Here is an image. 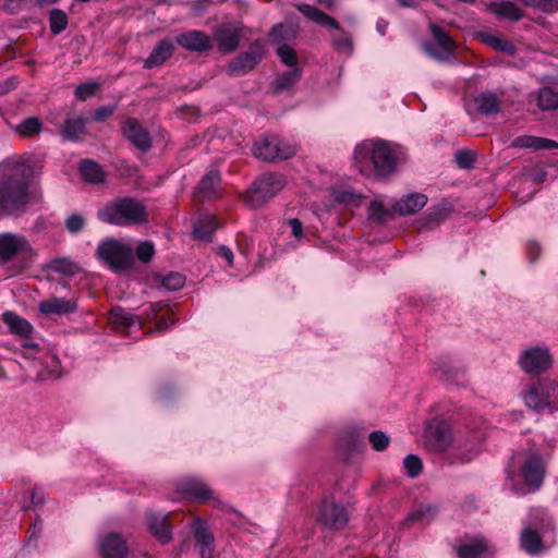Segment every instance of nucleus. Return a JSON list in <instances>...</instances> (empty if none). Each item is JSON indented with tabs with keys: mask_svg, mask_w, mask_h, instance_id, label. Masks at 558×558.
<instances>
[{
	"mask_svg": "<svg viewBox=\"0 0 558 558\" xmlns=\"http://www.w3.org/2000/svg\"><path fill=\"white\" fill-rule=\"evenodd\" d=\"M32 168L17 158L0 163V214L24 213L31 202L28 178Z\"/></svg>",
	"mask_w": 558,
	"mask_h": 558,
	"instance_id": "obj_1",
	"label": "nucleus"
},
{
	"mask_svg": "<svg viewBox=\"0 0 558 558\" xmlns=\"http://www.w3.org/2000/svg\"><path fill=\"white\" fill-rule=\"evenodd\" d=\"M354 160L359 170L365 172L372 166L380 178L390 175L397 168V156L390 143L383 140H368L359 144L354 150Z\"/></svg>",
	"mask_w": 558,
	"mask_h": 558,
	"instance_id": "obj_2",
	"label": "nucleus"
},
{
	"mask_svg": "<svg viewBox=\"0 0 558 558\" xmlns=\"http://www.w3.org/2000/svg\"><path fill=\"white\" fill-rule=\"evenodd\" d=\"M97 217L100 221L110 225H137L146 220V208L135 198L121 197L100 208Z\"/></svg>",
	"mask_w": 558,
	"mask_h": 558,
	"instance_id": "obj_3",
	"label": "nucleus"
},
{
	"mask_svg": "<svg viewBox=\"0 0 558 558\" xmlns=\"http://www.w3.org/2000/svg\"><path fill=\"white\" fill-rule=\"evenodd\" d=\"M558 389L557 381L548 377L532 379L521 391L524 404L534 412L555 413L558 411V401L554 399Z\"/></svg>",
	"mask_w": 558,
	"mask_h": 558,
	"instance_id": "obj_4",
	"label": "nucleus"
},
{
	"mask_svg": "<svg viewBox=\"0 0 558 558\" xmlns=\"http://www.w3.org/2000/svg\"><path fill=\"white\" fill-rule=\"evenodd\" d=\"M554 526L551 518L543 508L531 509L526 526L520 536L521 548L530 554L537 555L543 550V541L539 531H546Z\"/></svg>",
	"mask_w": 558,
	"mask_h": 558,
	"instance_id": "obj_5",
	"label": "nucleus"
},
{
	"mask_svg": "<svg viewBox=\"0 0 558 558\" xmlns=\"http://www.w3.org/2000/svg\"><path fill=\"white\" fill-rule=\"evenodd\" d=\"M298 11L301 12L308 20L315 22L316 24L328 27L330 29H335L338 33L331 36V44L333 48L338 51L345 52L347 54H352L353 52V40L350 34L345 33L340 24L330 15L326 14L322 10L310 4H300L298 5Z\"/></svg>",
	"mask_w": 558,
	"mask_h": 558,
	"instance_id": "obj_6",
	"label": "nucleus"
},
{
	"mask_svg": "<svg viewBox=\"0 0 558 558\" xmlns=\"http://www.w3.org/2000/svg\"><path fill=\"white\" fill-rule=\"evenodd\" d=\"M21 256L24 267H29L37 256L36 250L27 238L21 233H0V265H5Z\"/></svg>",
	"mask_w": 558,
	"mask_h": 558,
	"instance_id": "obj_7",
	"label": "nucleus"
},
{
	"mask_svg": "<svg viewBox=\"0 0 558 558\" xmlns=\"http://www.w3.org/2000/svg\"><path fill=\"white\" fill-rule=\"evenodd\" d=\"M97 256L117 272L129 270L134 264L133 248L116 239H106L98 244Z\"/></svg>",
	"mask_w": 558,
	"mask_h": 558,
	"instance_id": "obj_8",
	"label": "nucleus"
},
{
	"mask_svg": "<svg viewBox=\"0 0 558 558\" xmlns=\"http://www.w3.org/2000/svg\"><path fill=\"white\" fill-rule=\"evenodd\" d=\"M286 185V178L280 173L267 172L258 177L245 195V202L254 208L269 202Z\"/></svg>",
	"mask_w": 558,
	"mask_h": 558,
	"instance_id": "obj_9",
	"label": "nucleus"
},
{
	"mask_svg": "<svg viewBox=\"0 0 558 558\" xmlns=\"http://www.w3.org/2000/svg\"><path fill=\"white\" fill-rule=\"evenodd\" d=\"M518 365L527 375L542 377L554 365V359L547 345H532L521 351Z\"/></svg>",
	"mask_w": 558,
	"mask_h": 558,
	"instance_id": "obj_10",
	"label": "nucleus"
},
{
	"mask_svg": "<svg viewBox=\"0 0 558 558\" xmlns=\"http://www.w3.org/2000/svg\"><path fill=\"white\" fill-rule=\"evenodd\" d=\"M253 154L260 160L275 162L293 157L296 154V146L276 135H265L255 142Z\"/></svg>",
	"mask_w": 558,
	"mask_h": 558,
	"instance_id": "obj_11",
	"label": "nucleus"
},
{
	"mask_svg": "<svg viewBox=\"0 0 558 558\" xmlns=\"http://www.w3.org/2000/svg\"><path fill=\"white\" fill-rule=\"evenodd\" d=\"M433 41H424L423 50L432 58L446 61L453 56L456 44L453 39L436 23L429 24Z\"/></svg>",
	"mask_w": 558,
	"mask_h": 558,
	"instance_id": "obj_12",
	"label": "nucleus"
},
{
	"mask_svg": "<svg viewBox=\"0 0 558 558\" xmlns=\"http://www.w3.org/2000/svg\"><path fill=\"white\" fill-rule=\"evenodd\" d=\"M481 450V435L473 433L470 436H459L453 440L448 453L450 464H463L472 461Z\"/></svg>",
	"mask_w": 558,
	"mask_h": 558,
	"instance_id": "obj_13",
	"label": "nucleus"
},
{
	"mask_svg": "<svg viewBox=\"0 0 558 558\" xmlns=\"http://www.w3.org/2000/svg\"><path fill=\"white\" fill-rule=\"evenodd\" d=\"M317 522L329 530L339 531L347 526L349 513L342 504L326 499L318 508Z\"/></svg>",
	"mask_w": 558,
	"mask_h": 558,
	"instance_id": "obj_14",
	"label": "nucleus"
},
{
	"mask_svg": "<svg viewBox=\"0 0 558 558\" xmlns=\"http://www.w3.org/2000/svg\"><path fill=\"white\" fill-rule=\"evenodd\" d=\"M263 51L258 45H253L247 51L232 59L228 66L229 76L239 77L252 71L262 60Z\"/></svg>",
	"mask_w": 558,
	"mask_h": 558,
	"instance_id": "obj_15",
	"label": "nucleus"
},
{
	"mask_svg": "<svg viewBox=\"0 0 558 558\" xmlns=\"http://www.w3.org/2000/svg\"><path fill=\"white\" fill-rule=\"evenodd\" d=\"M124 137L138 150L146 153L153 146L149 132L135 118H128L122 124Z\"/></svg>",
	"mask_w": 558,
	"mask_h": 558,
	"instance_id": "obj_16",
	"label": "nucleus"
},
{
	"mask_svg": "<svg viewBox=\"0 0 558 558\" xmlns=\"http://www.w3.org/2000/svg\"><path fill=\"white\" fill-rule=\"evenodd\" d=\"M241 37V28L233 23L219 25L215 31V40L221 53H231L238 47Z\"/></svg>",
	"mask_w": 558,
	"mask_h": 558,
	"instance_id": "obj_17",
	"label": "nucleus"
},
{
	"mask_svg": "<svg viewBox=\"0 0 558 558\" xmlns=\"http://www.w3.org/2000/svg\"><path fill=\"white\" fill-rule=\"evenodd\" d=\"M175 43L185 50L205 52L213 48L210 37L202 31L191 29L179 34Z\"/></svg>",
	"mask_w": 558,
	"mask_h": 558,
	"instance_id": "obj_18",
	"label": "nucleus"
},
{
	"mask_svg": "<svg viewBox=\"0 0 558 558\" xmlns=\"http://www.w3.org/2000/svg\"><path fill=\"white\" fill-rule=\"evenodd\" d=\"M78 305L75 299L51 296L39 302L38 311L44 315L64 316L77 312Z\"/></svg>",
	"mask_w": 558,
	"mask_h": 558,
	"instance_id": "obj_19",
	"label": "nucleus"
},
{
	"mask_svg": "<svg viewBox=\"0 0 558 558\" xmlns=\"http://www.w3.org/2000/svg\"><path fill=\"white\" fill-rule=\"evenodd\" d=\"M544 464L537 454H531L522 466V476L533 492L537 490L544 480Z\"/></svg>",
	"mask_w": 558,
	"mask_h": 558,
	"instance_id": "obj_20",
	"label": "nucleus"
},
{
	"mask_svg": "<svg viewBox=\"0 0 558 558\" xmlns=\"http://www.w3.org/2000/svg\"><path fill=\"white\" fill-rule=\"evenodd\" d=\"M425 435L430 446L437 451H444L451 442L453 444L450 428L441 422L429 423Z\"/></svg>",
	"mask_w": 558,
	"mask_h": 558,
	"instance_id": "obj_21",
	"label": "nucleus"
},
{
	"mask_svg": "<svg viewBox=\"0 0 558 558\" xmlns=\"http://www.w3.org/2000/svg\"><path fill=\"white\" fill-rule=\"evenodd\" d=\"M193 534L196 545L199 547L202 558H213L214 536L208 530L206 523L201 518H196L193 524Z\"/></svg>",
	"mask_w": 558,
	"mask_h": 558,
	"instance_id": "obj_22",
	"label": "nucleus"
},
{
	"mask_svg": "<svg viewBox=\"0 0 558 558\" xmlns=\"http://www.w3.org/2000/svg\"><path fill=\"white\" fill-rule=\"evenodd\" d=\"M99 548L102 558H125L129 551L125 539L118 533L106 535Z\"/></svg>",
	"mask_w": 558,
	"mask_h": 558,
	"instance_id": "obj_23",
	"label": "nucleus"
},
{
	"mask_svg": "<svg viewBox=\"0 0 558 558\" xmlns=\"http://www.w3.org/2000/svg\"><path fill=\"white\" fill-rule=\"evenodd\" d=\"M178 492L186 498H193L198 501H207L213 498L210 488L198 478H186L178 487Z\"/></svg>",
	"mask_w": 558,
	"mask_h": 558,
	"instance_id": "obj_24",
	"label": "nucleus"
},
{
	"mask_svg": "<svg viewBox=\"0 0 558 558\" xmlns=\"http://www.w3.org/2000/svg\"><path fill=\"white\" fill-rule=\"evenodd\" d=\"M486 10L498 20L517 22L523 16L522 10L511 1H490L486 3Z\"/></svg>",
	"mask_w": 558,
	"mask_h": 558,
	"instance_id": "obj_25",
	"label": "nucleus"
},
{
	"mask_svg": "<svg viewBox=\"0 0 558 558\" xmlns=\"http://www.w3.org/2000/svg\"><path fill=\"white\" fill-rule=\"evenodd\" d=\"M427 203V196L422 193H412L400 198L392 206V211L400 216H409L420 211Z\"/></svg>",
	"mask_w": 558,
	"mask_h": 558,
	"instance_id": "obj_26",
	"label": "nucleus"
},
{
	"mask_svg": "<svg viewBox=\"0 0 558 558\" xmlns=\"http://www.w3.org/2000/svg\"><path fill=\"white\" fill-rule=\"evenodd\" d=\"M2 322L8 326L11 333L28 339L34 331L32 324L11 311L2 314Z\"/></svg>",
	"mask_w": 558,
	"mask_h": 558,
	"instance_id": "obj_27",
	"label": "nucleus"
},
{
	"mask_svg": "<svg viewBox=\"0 0 558 558\" xmlns=\"http://www.w3.org/2000/svg\"><path fill=\"white\" fill-rule=\"evenodd\" d=\"M87 119L83 116L69 114L61 125V135L64 141H77L86 130Z\"/></svg>",
	"mask_w": 558,
	"mask_h": 558,
	"instance_id": "obj_28",
	"label": "nucleus"
},
{
	"mask_svg": "<svg viewBox=\"0 0 558 558\" xmlns=\"http://www.w3.org/2000/svg\"><path fill=\"white\" fill-rule=\"evenodd\" d=\"M174 51V46L171 40L162 39L151 50L150 54L144 60L145 69H153L161 65L167 59H169Z\"/></svg>",
	"mask_w": 558,
	"mask_h": 558,
	"instance_id": "obj_29",
	"label": "nucleus"
},
{
	"mask_svg": "<svg viewBox=\"0 0 558 558\" xmlns=\"http://www.w3.org/2000/svg\"><path fill=\"white\" fill-rule=\"evenodd\" d=\"M218 227L219 225L215 216L203 215L193 226V235L197 240L211 242Z\"/></svg>",
	"mask_w": 558,
	"mask_h": 558,
	"instance_id": "obj_30",
	"label": "nucleus"
},
{
	"mask_svg": "<svg viewBox=\"0 0 558 558\" xmlns=\"http://www.w3.org/2000/svg\"><path fill=\"white\" fill-rule=\"evenodd\" d=\"M512 147L534 150L557 149L558 142L533 135H520L512 141Z\"/></svg>",
	"mask_w": 558,
	"mask_h": 558,
	"instance_id": "obj_31",
	"label": "nucleus"
},
{
	"mask_svg": "<svg viewBox=\"0 0 558 558\" xmlns=\"http://www.w3.org/2000/svg\"><path fill=\"white\" fill-rule=\"evenodd\" d=\"M220 181L219 171L209 170L199 181L196 193L206 199L214 198L218 196Z\"/></svg>",
	"mask_w": 558,
	"mask_h": 558,
	"instance_id": "obj_32",
	"label": "nucleus"
},
{
	"mask_svg": "<svg viewBox=\"0 0 558 558\" xmlns=\"http://www.w3.org/2000/svg\"><path fill=\"white\" fill-rule=\"evenodd\" d=\"M110 322L119 330L130 331L134 327H141V319L122 307L110 311Z\"/></svg>",
	"mask_w": 558,
	"mask_h": 558,
	"instance_id": "obj_33",
	"label": "nucleus"
},
{
	"mask_svg": "<svg viewBox=\"0 0 558 558\" xmlns=\"http://www.w3.org/2000/svg\"><path fill=\"white\" fill-rule=\"evenodd\" d=\"M78 171L83 180L92 184H100L106 180V172L101 166L92 159H83Z\"/></svg>",
	"mask_w": 558,
	"mask_h": 558,
	"instance_id": "obj_34",
	"label": "nucleus"
},
{
	"mask_svg": "<svg viewBox=\"0 0 558 558\" xmlns=\"http://www.w3.org/2000/svg\"><path fill=\"white\" fill-rule=\"evenodd\" d=\"M150 533L162 544H167L172 538L171 529L167 522V515L151 514L148 519Z\"/></svg>",
	"mask_w": 558,
	"mask_h": 558,
	"instance_id": "obj_35",
	"label": "nucleus"
},
{
	"mask_svg": "<svg viewBox=\"0 0 558 558\" xmlns=\"http://www.w3.org/2000/svg\"><path fill=\"white\" fill-rule=\"evenodd\" d=\"M489 549L488 543L484 537H475L466 544L457 547L459 558H481Z\"/></svg>",
	"mask_w": 558,
	"mask_h": 558,
	"instance_id": "obj_36",
	"label": "nucleus"
},
{
	"mask_svg": "<svg viewBox=\"0 0 558 558\" xmlns=\"http://www.w3.org/2000/svg\"><path fill=\"white\" fill-rule=\"evenodd\" d=\"M44 368L38 373V377L41 380L56 379L61 375V362L59 357L49 352H45L43 355Z\"/></svg>",
	"mask_w": 558,
	"mask_h": 558,
	"instance_id": "obj_37",
	"label": "nucleus"
},
{
	"mask_svg": "<svg viewBox=\"0 0 558 558\" xmlns=\"http://www.w3.org/2000/svg\"><path fill=\"white\" fill-rule=\"evenodd\" d=\"M477 111L483 116H492L500 111V100L493 93H483L475 98Z\"/></svg>",
	"mask_w": 558,
	"mask_h": 558,
	"instance_id": "obj_38",
	"label": "nucleus"
},
{
	"mask_svg": "<svg viewBox=\"0 0 558 558\" xmlns=\"http://www.w3.org/2000/svg\"><path fill=\"white\" fill-rule=\"evenodd\" d=\"M302 75V68H292L289 71L279 74L274 82V87L277 93L283 92L298 83Z\"/></svg>",
	"mask_w": 558,
	"mask_h": 558,
	"instance_id": "obj_39",
	"label": "nucleus"
},
{
	"mask_svg": "<svg viewBox=\"0 0 558 558\" xmlns=\"http://www.w3.org/2000/svg\"><path fill=\"white\" fill-rule=\"evenodd\" d=\"M481 38L483 43H485L489 47L494 48L497 51L504 52L508 56H513L517 51L514 45L505 38L493 36L489 34H481Z\"/></svg>",
	"mask_w": 558,
	"mask_h": 558,
	"instance_id": "obj_40",
	"label": "nucleus"
},
{
	"mask_svg": "<svg viewBox=\"0 0 558 558\" xmlns=\"http://www.w3.org/2000/svg\"><path fill=\"white\" fill-rule=\"evenodd\" d=\"M537 106L542 110H554L558 108V90L550 87H543L537 94Z\"/></svg>",
	"mask_w": 558,
	"mask_h": 558,
	"instance_id": "obj_41",
	"label": "nucleus"
},
{
	"mask_svg": "<svg viewBox=\"0 0 558 558\" xmlns=\"http://www.w3.org/2000/svg\"><path fill=\"white\" fill-rule=\"evenodd\" d=\"M43 124L36 117H29L21 121L15 128V131L23 137H29L40 133Z\"/></svg>",
	"mask_w": 558,
	"mask_h": 558,
	"instance_id": "obj_42",
	"label": "nucleus"
},
{
	"mask_svg": "<svg viewBox=\"0 0 558 558\" xmlns=\"http://www.w3.org/2000/svg\"><path fill=\"white\" fill-rule=\"evenodd\" d=\"M437 513V508L430 505L420 506L414 511H412L407 521L410 522H420V523H428L430 522Z\"/></svg>",
	"mask_w": 558,
	"mask_h": 558,
	"instance_id": "obj_43",
	"label": "nucleus"
},
{
	"mask_svg": "<svg viewBox=\"0 0 558 558\" xmlns=\"http://www.w3.org/2000/svg\"><path fill=\"white\" fill-rule=\"evenodd\" d=\"M49 27L53 35H59L68 27V15L60 9H52L49 13Z\"/></svg>",
	"mask_w": 558,
	"mask_h": 558,
	"instance_id": "obj_44",
	"label": "nucleus"
},
{
	"mask_svg": "<svg viewBox=\"0 0 558 558\" xmlns=\"http://www.w3.org/2000/svg\"><path fill=\"white\" fill-rule=\"evenodd\" d=\"M450 214V208L446 205H438L433 207L429 211L426 213L424 217V225L427 228H432L433 226H437L439 222L444 221L448 215Z\"/></svg>",
	"mask_w": 558,
	"mask_h": 558,
	"instance_id": "obj_45",
	"label": "nucleus"
},
{
	"mask_svg": "<svg viewBox=\"0 0 558 558\" xmlns=\"http://www.w3.org/2000/svg\"><path fill=\"white\" fill-rule=\"evenodd\" d=\"M391 216L392 213L386 209L378 201H373L368 206V217L378 223L388 221Z\"/></svg>",
	"mask_w": 558,
	"mask_h": 558,
	"instance_id": "obj_46",
	"label": "nucleus"
},
{
	"mask_svg": "<svg viewBox=\"0 0 558 558\" xmlns=\"http://www.w3.org/2000/svg\"><path fill=\"white\" fill-rule=\"evenodd\" d=\"M277 56L280 58L281 62L290 69L300 68L298 54L290 46L286 44L279 45L277 48Z\"/></svg>",
	"mask_w": 558,
	"mask_h": 558,
	"instance_id": "obj_47",
	"label": "nucleus"
},
{
	"mask_svg": "<svg viewBox=\"0 0 558 558\" xmlns=\"http://www.w3.org/2000/svg\"><path fill=\"white\" fill-rule=\"evenodd\" d=\"M49 268L56 272L72 276L76 272L77 266L69 258H54L50 260Z\"/></svg>",
	"mask_w": 558,
	"mask_h": 558,
	"instance_id": "obj_48",
	"label": "nucleus"
},
{
	"mask_svg": "<svg viewBox=\"0 0 558 558\" xmlns=\"http://www.w3.org/2000/svg\"><path fill=\"white\" fill-rule=\"evenodd\" d=\"M185 284V276L180 272H170L162 277L161 286L168 291H178Z\"/></svg>",
	"mask_w": 558,
	"mask_h": 558,
	"instance_id": "obj_49",
	"label": "nucleus"
},
{
	"mask_svg": "<svg viewBox=\"0 0 558 558\" xmlns=\"http://www.w3.org/2000/svg\"><path fill=\"white\" fill-rule=\"evenodd\" d=\"M403 468L412 478L418 476L423 469L422 460L415 454H408L403 460Z\"/></svg>",
	"mask_w": 558,
	"mask_h": 558,
	"instance_id": "obj_50",
	"label": "nucleus"
},
{
	"mask_svg": "<svg viewBox=\"0 0 558 558\" xmlns=\"http://www.w3.org/2000/svg\"><path fill=\"white\" fill-rule=\"evenodd\" d=\"M526 7L535 8L547 13L558 10V0H520Z\"/></svg>",
	"mask_w": 558,
	"mask_h": 558,
	"instance_id": "obj_51",
	"label": "nucleus"
},
{
	"mask_svg": "<svg viewBox=\"0 0 558 558\" xmlns=\"http://www.w3.org/2000/svg\"><path fill=\"white\" fill-rule=\"evenodd\" d=\"M155 255V245L151 241L141 242L136 247L137 258L144 263H149Z\"/></svg>",
	"mask_w": 558,
	"mask_h": 558,
	"instance_id": "obj_52",
	"label": "nucleus"
},
{
	"mask_svg": "<svg viewBox=\"0 0 558 558\" xmlns=\"http://www.w3.org/2000/svg\"><path fill=\"white\" fill-rule=\"evenodd\" d=\"M369 442L374 450L383 451L387 448L389 444V437L380 430H374L369 434Z\"/></svg>",
	"mask_w": 558,
	"mask_h": 558,
	"instance_id": "obj_53",
	"label": "nucleus"
},
{
	"mask_svg": "<svg viewBox=\"0 0 558 558\" xmlns=\"http://www.w3.org/2000/svg\"><path fill=\"white\" fill-rule=\"evenodd\" d=\"M456 161L460 168L471 169L475 161V153L469 149L458 150L456 153Z\"/></svg>",
	"mask_w": 558,
	"mask_h": 558,
	"instance_id": "obj_54",
	"label": "nucleus"
},
{
	"mask_svg": "<svg viewBox=\"0 0 558 558\" xmlns=\"http://www.w3.org/2000/svg\"><path fill=\"white\" fill-rule=\"evenodd\" d=\"M85 226V219L80 214H72L65 219V228L70 233H78Z\"/></svg>",
	"mask_w": 558,
	"mask_h": 558,
	"instance_id": "obj_55",
	"label": "nucleus"
},
{
	"mask_svg": "<svg viewBox=\"0 0 558 558\" xmlns=\"http://www.w3.org/2000/svg\"><path fill=\"white\" fill-rule=\"evenodd\" d=\"M97 88H98V84H96V83H92V82L83 83L76 87L75 96L80 100H86L87 98L95 95V93L97 92Z\"/></svg>",
	"mask_w": 558,
	"mask_h": 558,
	"instance_id": "obj_56",
	"label": "nucleus"
},
{
	"mask_svg": "<svg viewBox=\"0 0 558 558\" xmlns=\"http://www.w3.org/2000/svg\"><path fill=\"white\" fill-rule=\"evenodd\" d=\"M116 110H117V106H116V105L99 107V108H97V109L94 111L93 119H94L96 122H104V121H106L109 117H111V116L114 113V111H116Z\"/></svg>",
	"mask_w": 558,
	"mask_h": 558,
	"instance_id": "obj_57",
	"label": "nucleus"
},
{
	"mask_svg": "<svg viewBox=\"0 0 558 558\" xmlns=\"http://www.w3.org/2000/svg\"><path fill=\"white\" fill-rule=\"evenodd\" d=\"M286 27L282 24H277L271 28L270 38L274 43H280L284 39Z\"/></svg>",
	"mask_w": 558,
	"mask_h": 558,
	"instance_id": "obj_58",
	"label": "nucleus"
},
{
	"mask_svg": "<svg viewBox=\"0 0 558 558\" xmlns=\"http://www.w3.org/2000/svg\"><path fill=\"white\" fill-rule=\"evenodd\" d=\"M16 87V82L14 78H8L0 84V95L8 94Z\"/></svg>",
	"mask_w": 558,
	"mask_h": 558,
	"instance_id": "obj_59",
	"label": "nucleus"
},
{
	"mask_svg": "<svg viewBox=\"0 0 558 558\" xmlns=\"http://www.w3.org/2000/svg\"><path fill=\"white\" fill-rule=\"evenodd\" d=\"M289 225L291 227L292 234L295 238H300L302 235V222L299 219L293 218L289 220Z\"/></svg>",
	"mask_w": 558,
	"mask_h": 558,
	"instance_id": "obj_60",
	"label": "nucleus"
},
{
	"mask_svg": "<svg viewBox=\"0 0 558 558\" xmlns=\"http://www.w3.org/2000/svg\"><path fill=\"white\" fill-rule=\"evenodd\" d=\"M31 501L33 506H40L45 501V494L38 489H34L31 496Z\"/></svg>",
	"mask_w": 558,
	"mask_h": 558,
	"instance_id": "obj_61",
	"label": "nucleus"
},
{
	"mask_svg": "<svg viewBox=\"0 0 558 558\" xmlns=\"http://www.w3.org/2000/svg\"><path fill=\"white\" fill-rule=\"evenodd\" d=\"M219 253L228 262V264L231 266L232 263H233V253H232V251L228 246L221 245L219 247Z\"/></svg>",
	"mask_w": 558,
	"mask_h": 558,
	"instance_id": "obj_62",
	"label": "nucleus"
},
{
	"mask_svg": "<svg viewBox=\"0 0 558 558\" xmlns=\"http://www.w3.org/2000/svg\"><path fill=\"white\" fill-rule=\"evenodd\" d=\"M463 507L468 510H474L477 508V505H476V498L471 496V497H468L464 501V505Z\"/></svg>",
	"mask_w": 558,
	"mask_h": 558,
	"instance_id": "obj_63",
	"label": "nucleus"
},
{
	"mask_svg": "<svg viewBox=\"0 0 558 558\" xmlns=\"http://www.w3.org/2000/svg\"><path fill=\"white\" fill-rule=\"evenodd\" d=\"M41 532V520H36L32 530L31 537H38Z\"/></svg>",
	"mask_w": 558,
	"mask_h": 558,
	"instance_id": "obj_64",
	"label": "nucleus"
}]
</instances>
